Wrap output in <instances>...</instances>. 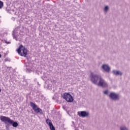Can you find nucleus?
<instances>
[{
	"mask_svg": "<svg viewBox=\"0 0 130 130\" xmlns=\"http://www.w3.org/2000/svg\"><path fill=\"white\" fill-rule=\"evenodd\" d=\"M49 127H50V130H55V127H54V126H53V124H52V125H50Z\"/></svg>",
	"mask_w": 130,
	"mask_h": 130,
	"instance_id": "obj_14",
	"label": "nucleus"
},
{
	"mask_svg": "<svg viewBox=\"0 0 130 130\" xmlns=\"http://www.w3.org/2000/svg\"><path fill=\"white\" fill-rule=\"evenodd\" d=\"M18 31H19V30H18L17 29H15L13 30L12 34H14V35H18Z\"/></svg>",
	"mask_w": 130,
	"mask_h": 130,
	"instance_id": "obj_12",
	"label": "nucleus"
},
{
	"mask_svg": "<svg viewBox=\"0 0 130 130\" xmlns=\"http://www.w3.org/2000/svg\"><path fill=\"white\" fill-rule=\"evenodd\" d=\"M104 94H105V95H108V90H105V91H104Z\"/></svg>",
	"mask_w": 130,
	"mask_h": 130,
	"instance_id": "obj_19",
	"label": "nucleus"
},
{
	"mask_svg": "<svg viewBox=\"0 0 130 130\" xmlns=\"http://www.w3.org/2000/svg\"><path fill=\"white\" fill-rule=\"evenodd\" d=\"M102 69L106 72V73H109L110 72V67L107 64H104L102 66Z\"/></svg>",
	"mask_w": 130,
	"mask_h": 130,
	"instance_id": "obj_8",
	"label": "nucleus"
},
{
	"mask_svg": "<svg viewBox=\"0 0 130 130\" xmlns=\"http://www.w3.org/2000/svg\"><path fill=\"white\" fill-rule=\"evenodd\" d=\"M5 61H11V59H10L9 58H6L5 59Z\"/></svg>",
	"mask_w": 130,
	"mask_h": 130,
	"instance_id": "obj_18",
	"label": "nucleus"
},
{
	"mask_svg": "<svg viewBox=\"0 0 130 130\" xmlns=\"http://www.w3.org/2000/svg\"><path fill=\"white\" fill-rule=\"evenodd\" d=\"M31 64H30L29 63H25V66L26 68V72H28V73H31V72L32 71L31 70V67H30V65Z\"/></svg>",
	"mask_w": 130,
	"mask_h": 130,
	"instance_id": "obj_9",
	"label": "nucleus"
},
{
	"mask_svg": "<svg viewBox=\"0 0 130 130\" xmlns=\"http://www.w3.org/2000/svg\"><path fill=\"white\" fill-rule=\"evenodd\" d=\"M12 35L13 36L14 39L16 40V41H18V39L17 38L18 36H19V35H15V34H12Z\"/></svg>",
	"mask_w": 130,
	"mask_h": 130,
	"instance_id": "obj_13",
	"label": "nucleus"
},
{
	"mask_svg": "<svg viewBox=\"0 0 130 130\" xmlns=\"http://www.w3.org/2000/svg\"><path fill=\"white\" fill-rule=\"evenodd\" d=\"M37 84H38V85H39V82H37Z\"/></svg>",
	"mask_w": 130,
	"mask_h": 130,
	"instance_id": "obj_25",
	"label": "nucleus"
},
{
	"mask_svg": "<svg viewBox=\"0 0 130 130\" xmlns=\"http://www.w3.org/2000/svg\"><path fill=\"white\" fill-rule=\"evenodd\" d=\"M3 7H4V2L0 1V9H3Z\"/></svg>",
	"mask_w": 130,
	"mask_h": 130,
	"instance_id": "obj_16",
	"label": "nucleus"
},
{
	"mask_svg": "<svg viewBox=\"0 0 130 130\" xmlns=\"http://www.w3.org/2000/svg\"><path fill=\"white\" fill-rule=\"evenodd\" d=\"M5 43H6L7 44H11V42H7V41H6Z\"/></svg>",
	"mask_w": 130,
	"mask_h": 130,
	"instance_id": "obj_21",
	"label": "nucleus"
},
{
	"mask_svg": "<svg viewBox=\"0 0 130 130\" xmlns=\"http://www.w3.org/2000/svg\"><path fill=\"white\" fill-rule=\"evenodd\" d=\"M112 73L113 74H114V75H115L116 76H122V73L119 71L113 70L112 71Z\"/></svg>",
	"mask_w": 130,
	"mask_h": 130,
	"instance_id": "obj_10",
	"label": "nucleus"
},
{
	"mask_svg": "<svg viewBox=\"0 0 130 130\" xmlns=\"http://www.w3.org/2000/svg\"><path fill=\"white\" fill-rule=\"evenodd\" d=\"M2 92V89H0V92Z\"/></svg>",
	"mask_w": 130,
	"mask_h": 130,
	"instance_id": "obj_27",
	"label": "nucleus"
},
{
	"mask_svg": "<svg viewBox=\"0 0 130 130\" xmlns=\"http://www.w3.org/2000/svg\"><path fill=\"white\" fill-rule=\"evenodd\" d=\"M0 120L5 123V127L6 130H10V126L12 125L13 127H18L19 126V123L17 121H14L10 119V117L1 116Z\"/></svg>",
	"mask_w": 130,
	"mask_h": 130,
	"instance_id": "obj_2",
	"label": "nucleus"
},
{
	"mask_svg": "<svg viewBox=\"0 0 130 130\" xmlns=\"http://www.w3.org/2000/svg\"><path fill=\"white\" fill-rule=\"evenodd\" d=\"M46 77V76H45V74L44 73V76H43L42 77V79H43V80H44V79H45V77Z\"/></svg>",
	"mask_w": 130,
	"mask_h": 130,
	"instance_id": "obj_20",
	"label": "nucleus"
},
{
	"mask_svg": "<svg viewBox=\"0 0 130 130\" xmlns=\"http://www.w3.org/2000/svg\"><path fill=\"white\" fill-rule=\"evenodd\" d=\"M62 108H63V109H64V106H62Z\"/></svg>",
	"mask_w": 130,
	"mask_h": 130,
	"instance_id": "obj_24",
	"label": "nucleus"
},
{
	"mask_svg": "<svg viewBox=\"0 0 130 130\" xmlns=\"http://www.w3.org/2000/svg\"><path fill=\"white\" fill-rule=\"evenodd\" d=\"M61 97L63 99H64L67 102L72 103L74 101V98L72 96V94H70V93L65 92L61 94Z\"/></svg>",
	"mask_w": 130,
	"mask_h": 130,
	"instance_id": "obj_5",
	"label": "nucleus"
},
{
	"mask_svg": "<svg viewBox=\"0 0 130 130\" xmlns=\"http://www.w3.org/2000/svg\"><path fill=\"white\" fill-rule=\"evenodd\" d=\"M18 54L21 56H24V57H27L29 50L27 49V48L24 47L23 45H20L18 48L16 50Z\"/></svg>",
	"mask_w": 130,
	"mask_h": 130,
	"instance_id": "obj_3",
	"label": "nucleus"
},
{
	"mask_svg": "<svg viewBox=\"0 0 130 130\" xmlns=\"http://www.w3.org/2000/svg\"><path fill=\"white\" fill-rule=\"evenodd\" d=\"M2 57V54H0V58Z\"/></svg>",
	"mask_w": 130,
	"mask_h": 130,
	"instance_id": "obj_23",
	"label": "nucleus"
},
{
	"mask_svg": "<svg viewBox=\"0 0 130 130\" xmlns=\"http://www.w3.org/2000/svg\"><path fill=\"white\" fill-rule=\"evenodd\" d=\"M120 130H128V129L126 128V127L125 126L120 127Z\"/></svg>",
	"mask_w": 130,
	"mask_h": 130,
	"instance_id": "obj_15",
	"label": "nucleus"
},
{
	"mask_svg": "<svg viewBox=\"0 0 130 130\" xmlns=\"http://www.w3.org/2000/svg\"><path fill=\"white\" fill-rule=\"evenodd\" d=\"M90 78V81L94 85H97L99 87L102 88H108V83L100 75L91 73Z\"/></svg>",
	"mask_w": 130,
	"mask_h": 130,
	"instance_id": "obj_1",
	"label": "nucleus"
},
{
	"mask_svg": "<svg viewBox=\"0 0 130 130\" xmlns=\"http://www.w3.org/2000/svg\"><path fill=\"white\" fill-rule=\"evenodd\" d=\"M52 99H53V100H55V98H54V97H53Z\"/></svg>",
	"mask_w": 130,
	"mask_h": 130,
	"instance_id": "obj_22",
	"label": "nucleus"
},
{
	"mask_svg": "<svg viewBox=\"0 0 130 130\" xmlns=\"http://www.w3.org/2000/svg\"><path fill=\"white\" fill-rule=\"evenodd\" d=\"M109 98L113 101H118L120 99V95L118 93L114 92H111L109 95Z\"/></svg>",
	"mask_w": 130,
	"mask_h": 130,
	"instance_id": "obj_6",
	"label": "nucleus"
},
{
	"mask_svg": "<svg viewBox=\"0 0 130 130\" xmlns=\"http://www.w3.org/2000/svg\"><path fill=\"white\" fill-rule=\"evenodd\" d=\"M79 116L80 117H87L89 115V112L86 111H82L78 112Z\"/></svg>",
	"mask_w": 130,
	"mask_h": 130,
	"instance_id": "obj_7",
	"label": "nucleus"
},
{
	"mask_svg": "<svg viewBox=\"0 0 130 130\" xmlns=\"http://www.w3.org/2000/svg\"><path fill=\"white\" fill-rule=\"evenodd\" d=\"M108 10H109V7L108 6H106L104 8V11L105 12H108Z\"/></svg>",
	"mask_w": 130,
	"mask_h": 130,
	"instance_id": "obj_17",
	"label": "nucleus"
},
{
	"mask_svg": "<svg viewBox=\"0 0 130 130\" xmlns=\"http://www.w3.org/2000/svg\"><path fill=\"white\" fill-rule=\"evenodd\" d=\"M46 122L47 124H48L49 125V126H50V125L53 124L52 122H51V121L49 119H47L46 120Z\"/></svg>",
	"mask_w": 130,
	"mask_h": 130,
	"instance_id": "obj_11",
	"label": "nucleus"
},
{
	"mask_svg": "<svg viewBox=\"0 0 130 130\" xmlns=\"http://www.w3.org/2000/svg\"><path fill=\"white\" fill-rule=\"evenodd\" d=\"M75 130H79V129H78V128H75Z\"/></svg>",
	"mask_w": 130,
	"mask_h": 130,
	"instance_id": "obj_26",
	"label": "nucleus"
},
{
	"mask_svg": "<svg viewBox=\"0 0 130 130\" xmlns=\"http://www.w3.org/2000/svg\"><path fill=\"white\" fill-rule=\"evenodd\" d=\"M29 104L31 107H32L33 110H34L35 112H36V113H40V114H41V115L43 114V112H42V109L39 108L36 105V104L32 102H30Z\"/></svg>",
	"mask_w": 130,
	"mask_h": 130,
	"instance_id": "obj_4",
	"label": "nucleus"
}]
</instances>
